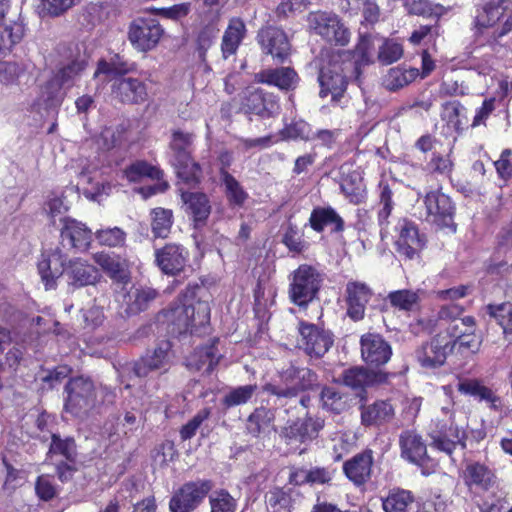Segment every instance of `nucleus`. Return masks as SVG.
<instances>
[{
    "label": "nucleus",
    "instance_id": "a211bd4d",
    "mask_svg": "<svg viewBox=\"0 0 512 512\" xmlns=\"http://www.w3.org/2000/svg\"><path fill=\"white\" fill-rule=\"evenodd\" d=\"M453 351V343L451 339L443 337L438 333L431 342L423 345L416 352L418 362L422 367L435 368L442 366L447 355Z\"/></svg>",
    "mask_w": 512,
    "mask_h": 512
},
{
    "label": "nucleus",
    "instance_id": "9b49d317",
    "mask_svg": "<svg viewBox=\"0 0 512 512\" xmlns=\"http://www.w3.org/2000/svg\"><path fill=\"white\" fill-rule=\"evenodd\" d=\"M426 208V221L438 226L439 228H452L456 230L454 224L455 206L451 198L440 190H432L424 197Z\"/></svg>",
    "mask_w": 512,
    "mask_h": 512
},
{
    "label": "nucleus",
    "instance_id": "c756f323",
    "mask_svg": "<svg viewBox=\"0 0 512 512\" xmlns=\"http://www.w3.org/2000/svg\"><path fill=\"white\" fill-rule=\"evenodd\" d=\"M457 389L463 395L486 402L491 409L499 410L501 407L500 398L478 379H461L458 382Z\"/></svg>",
    "mask_w": 512,
    "mask_h": 512
},
{
    "label": "nucleus",
    "instance_id": "2eb2a0df",
    "mask_svg": "<svg viewBox=\"0 0 512 512\" xmlns=\"http://www.w3.org/2000/svg\"><path fill=\"white\" fill-rule=\"evenodd\" d=\"M298 347L310 357L320 358L331 348L332 335L315 324L301 322L299 325Z\"/></svg>",
    "mask_w": 512,
    "mask_h": 512
},
{
    "label": "nucleus",
    "instance_id": "5fc2aeb1",
    "mask_svg": "<svg viewBox=\"0 0 512 512\" xmlns=\"http://www.w3.org/2000/svg\"><path fill=\"white\" fill-rule=\"evenodd\" d=\"M171 163L175 167L178 178L185 184L194 186L200 182L202 171L200 165L192 157L184 161L171 160Z\"/></svg>",
    "mask_w": 512,
    "mask_h": 512
},
{
    "label": "nucleus",
    "instance_id": "6ab92c4d",
    "mask_svg": "<svg viewBox=\"0 0 512 512\" xmlns=\"http://www.w3.org/2000/svg\"><path fill=\"white\" fill-rule=\"evenodd\" d=\"M189 258V251L181 244L168 243L155 250V262L160 270L168 275L181 272Z\"/></svg>",
    "mask_w": 512,
    "mask_h": 512
},
{
    "label": "nucleus",
    "instance_id": "412c9836",
    "mask_svg": "<svg viewBox=\"0 0 512 512\" xmlns=\"http://www.w3.org/2000/svg\"><path fill=\"white\" fill-rule=\"evenodd\" d=\"M112 93L119 101L127 104H140L148 98L146 84L134 77L115 78Z\"/></svg>",
    "mask_w": 512,
    "mask_h": 512
},
{
    "label": "nucleus",
    "instance_id": "13d9d810",
    "mask_svg": "<svg viewBox=\"0 0 512 512\" xmlns=\"http://www.w3.org/2000/svg\"><path fill=\"white\" fill-rule=\"evenodd\" d=\"M219 13H216L213 18L202 27L197 37V49L199 51L200 57L204 58L207 50L212 46L214 40L217 38L219 33L218 22H219Z\"/></svg>",
    "mask_w": 512,
    "mask_h": 512
},
{
    "label": "nucleus",
    "instance_id": "6e6d98bb",
    "mask_svg": "<svg viewBox=\"0 0 512 512\" xmlns=\"http://www.w3.org/2000/svg\"><path fill=\"white\" fill-rule=\"evenodd\" d=\"M173 223V213L169 209L155 208L151 211V227L155 237L166 238Z\"/></svg>",
    "mask_w": 512,
    "mask_h": 512
},
{
    "label": "nucleus",
    "instance_id": "2f4dec72",
    "mask_svg": "<svg viewBox=\"0 0 512 512\" xmlns=\"http://www.w3.org/2000/svg\"><path fill=\"white\" fill-rule=\"evenodd\" d=\"M24 34L25 24L20 17L0 22V55L7 56L22 41Z\"/></svg>",
    "mask_w": 512,
    "mask_h": 512
},
{
    "label": "nucleus",
    "instance_id": "69168bd1",
    "mask_svg": "<svg viewBox=\"0 0 512 512\" xmlns=\"http://www.w3.org/2000/svg\"><path fill=\"white\" fill-rule=\"evenodd\" d=\"M404 50L401 43L394 39H385L379 46L377 59L383 65L397 62L403 56Z\"/></svg>",
    "mask_w": 512,
    "mask_h": 512
},
{
    "label": "nucleus",
    "instance_id": "0eeeda50",
    "mask_svg": "<svg viewBox=\"0 0 512 512\" xmlns=\"http://www.w3.org/2000/svg\"><path fill=\"white\" fill-rule=\"evenodd\" d=\"M319 272L310 265H300L293 273L290 283V300L298 306H306L317 295L321 286Z\"/></svg>",
    "mask_w": 512,
    "mask_h": 512
},
{
    "label": "nucleus",
    "instance_id": "a18cd8bd",
    "mask_svg": "<svg viewBox=\"0 0 512 512\" xmlns=\"http://www.w3.org/2000/svg\"><path fill=\"white\" fill-rule=\"evenodd\" d=\"M462 326L466 327V333L459 339H451L453 349L458 346L460 350H468L471 353H477L482 344V338L475 333L476 320L473 316L462 317Z\"/></svg>",
    "mask_w": 512,
    "mask_h": 512
},
{
    "label": "nucleus",
    "instance_id": "a878e982",
    "mask_svg": "<svg viewBox=\"0 0 512 512\" xmlns=\"http://www.w3.org/2000/svg\"><path fill=\"white\" fill-rule=\"evenodd\" d=\"M102 270L116 282L126 283L130 277V261L128 258L119 254L96 253L93 256Z\"/></svg>",
    "mask_w": 512,
    "mask_h": 512
},
{
    "label": "nucleus",
    "instance_id": "6e6552de",
    "mask_svg": "<svg viewBox=\"0 0 512 512\" xmlns=\"http://www.w3.org/2000/svg\"><path fill=\"white\" fill-rule=\"evenodd\" d=\"M352 76L355 78L351 62H333L322 67L318 76L320 97L324 98L331 94V100L338 102L347 88L348 79Z\"/></svg>",
    "mask_w": 512,
    "mask_h": 512
},
{
    "label": "nucleus",
    "instance_id": "bb28decb",
    "mask_svg": "<svg viewBox=\"0 0 512 512\" xmlns=\"http://www.w3.org/2000/svg\"><path fill=\"white\" fill-rule=\"evenodd\" d=\"M254 80L257 83L275 86L281 90L294 89L299 77L294 69L290 67L269 68L255 74Z\"/></svg>",
    "mask_w": 512,
    "mask_h": 512
},
{
    "label": "nucleus",
    "instance_id": "e433bc0d",
    "mask_svg": "<svg viewBox=\"0 0 512 512\" xmlns=\"http://www.w3.org/2000/svg\"><path fill=\"white\" fill-rule=\"evenodd\" d=\"M463 479L467 486L488 490L495 483V475L491 469L479 462H470L463 470Z\"/></svg>",
    "mask_w": 512,
    "mask_h": 512
},
{
    "label": "nucleus",
    "instance_id": "4c0bfd02",
    "mask_svg": "<svg viewBox=\"0 0 512 512\" xmlns=\"http://www.w3.org/2000/svg\"><path fill=\"white\" fill-rule=\"evenodd\" d=\"M440 117L448 129L461 134L468 123L467 109L457 100L442 104Z\"/></svg>",
    "mask_w": 512,
    "mask_h": 512
},
{
    "label": "nucleus",
    "instance_id": "dca6fc26",
    "mask_svg": "<svg viewBox=\"0 0 512 512\" xmlns=\"http://www.w3.org/2000/svg\"><path fill=\"white\" fill-rule=\"evenodd\" d=\"M395 230L398 232L397 252L410 260L418 257L419 252L425 246V240L419 235L416 225L403 218L398 220Z\"/></svg>",
    "mask_w": 512,
    "mask_h": 512
},
{
    "label": "nucleus",
    "instance_id": "393cba45",
    "mask_svg": "<svg viewBox=\"0 0 512 512\" xmlns=\"http://www.w3.org/2000/svg\"><path fill=\"white\" fill-rule=\"evenodd\" d=\"M373 468V455L371 450L358 453L343 465L347 478L355 485L360 486L370 480Z\"/></svg>",
    "mask_w": 512,
    "mask_h": 512
},
{
    "label": "nucleus",
    "instance_id": "7c9ffc66",
    "mask_svg": "<svg viewBox=\"0 0 512 512\" xmlns=\"http://www.w3.org/2000/svg\"><path fill=\"white\" fill-rule=\"evenodd\" d=\"M61 228L62 241H68L72 248L85 250L88 248L91 240V231L81 222L65 217L62 219Z\"/></svg>",
    "mask_w": 512,
    "mask_h": 512
},
{
    "label": "nucleus",
    "instance_id": "f8f14e48",
    "mask_svg": "<svg viewBox=\"0 0 512 512\" xmlns=\"http://www.w3.org/2000/svg\"><path fill=\"white\" fill-rule=\"evenodd\" d=\"M171 344L169 341H161L153 351L147 352L138 361L126 365L125 370L137 378H145L151 372L169 369V352Z\"/></svg>",
    "mask_w": 512,
    "mask_h": 512
},
{
    "label": "nucleus",
    "instance_id": "72a5a7b5",
    "mask_svg": "<svg viewBox=\"0 0 512 512\" xmlns=\"http://www.w3.org/2000/svg\"><path fill=\"white\" fill-rule=\"evenodd\" d=\"M246 34L247 28L241 18L233 17L229 20L221 41V51L224 59L236 54Z\"/></svg>",
    "mask_w": 512,
    "mask_h": 512
},
{
    "label": "nucleus",
    "instance_id": "052dcab7",
    "mask_svg": "<svg viewBox=\"0 0 512 512\" xmlns=\"http://www.w3.org/2000/svg\"><path fill=\"white\" fill-rule=\"evenodd\" d=\"M391 306L403 311H412L420 300L417 291L408 289L392 291L387 296Z\"/></svg>",
    "mask_w": 512,
    "mask_h": 512
},
{
    "label": "nucleus",
    "instance_id": "5701e85b",
    "mask_svg": "<svg viewBox=\"0 0 512 512\" xmlns=\"http://www.w3.org/2000/svg\"><path fill=\"white\" fill-rule=\"evenodd\" d=\"M65 267V256L59 249L42 254V259L38 263V272L46 289L54 288L56 280L61 275L65 276Z\"/></svg>",
    "mask_w": 512,
    "mask_h": 512
},
{
    "label": "nucleus",
    "instance_id": "f704fd0d",
    "mask_svg": "<svg viewBox=\"0 0 512 512\" xmlns=\"http://www.w3.org/2000/svg\"><path fill=\"white\" fill-rule=\"evenodd\" d=\"M220 356L214 343L196 348L186 359V367L191 371L209 374L218 364Z\"/></svg>",
    "mask_w": 512,
    "mask_h": 512
},
{
    "label": "nucleus",
    "instance_id": "603ef678",
    "mask_svg": "<svg viewBox=\"0 0 512 512\" xmlns=\"http://www.w3.org/2000/svg\"><path fill=\"white\" fill-rule=\"evenodd\" d=\"M363 4V18L368 24H375L380 17V9L374 0H341V9L349 13H357L360 3Z\"/></svg>",
    "mask_w": 512,
    "mask_h": 512
},
{
    "label": "nucleus",
    "instance_id": "7ed1b4c3",
    "mask_svg": "<svg viewBox=\"0 0 512 512\" xmlns=\"http://www.w3.org/2000/svg\"><path fill=\"white\" fill-rule=\"evenodd\" d=\"M75 49L78 50L77 46H75ZM87 65L88 56L86 54H80L77 51V54L74 55L71 52L69 62L59 66L42 89L43 101L47 108L61 105L66 95L65 90L75 84Z\"/></svg>",
    "mask_w": 512,
    "mask_h": 512
},
{
    "label": "nucleus",
    "instance_id": "f257e3e1",
    "mask_svg": "<svg viewBox=\"0 0 512 512\" xmlns=\"http://www.w3.org/2000/svg\"><path fill=\"white\" fill-rule=\"evenodd\" d=\"M277 378L278 380L266 383L263 391L275 396L280 404H284V400L296 398L301 392L319 387L318 375L312 369L293 363L279 370Z\"/></svg>",
    "mask_w": 512,
    "mask_h": 512
},
{
    "label": "nucleus",
    "instance_id": "f3484780",
    "mask_svg": "<svg viewBox=\"0 0 512 512\" xmlns=\"http://www.w3.org/2000/svg\"><path fill=\"white\" fill-rule=\"evenodd\" d=\"M361 356L370 367L386 364L392 356L390 344L379 334L368 333L361 337Z\"/></svg>",
    "mask_w": 512,
    "mask_h": 512
},
{
    "label": "nucleus",
    "instance_id": "79ce46f5",
    "mask_svg": "<svg viewBox=\"0 0 512 512\" xmlns=\"http://www.w3.org/2000/svg\"><path fill=\"white\" fill-rule=\"evenodd\" d=\"M98 166L90 163L82 165L78 174L79 185H83V194L92 200H95L103 193L104 186L98 181Z\"/></svg>",
    "mask_w": 512,
    "mask_h": 512
},
{
    "label": "nucleus",
    "instance_id": "4d7b16f0",
    "mask_svg": "<svg viewBox=\"0 0 512 512\" xmlns=\"http://www.w3.org/2000/svg\"><path fill=\"white\" fill-rule=\"evenodd\" d=\"M258 386L249 384L238 386L228 391L222 398V404L225 408H232L248 403L255 395Z\"/></svg>",
    "mask_w": 512,
    "mask_h": 512
},
{
    "label": "nucleus",
    "instance_id": "338daca9",
    "mask_svg": "<svg viewBox=\"0 0 512 512\" xmlns=\"http://www.w3.org/2000/svg\"><path fill=\"white\" fill-rule=\"evenodd\" d=\"M210 512H235L237 501L226 490L215 491L209 497Z\"/></svg>",
    "mask_w": 512,
    "mask_h": 512
},
{
    "label": "nucleus",
    "instance_id": "423d86ee",
    "mask_svg": "<svg viewBox=\"0 0 512 512\" xmlns=\"http://www.w3.org/2000/svg\"><path fill=\"white\" fill-rule=\"evenodd\" d=\"M171 318L179 333H197L210 322V306L206 301H197L195 304L180 301L172 308Z\"/></svg>",
    "mask_w": 512,
    "mask_h": 512
},
{
    "label": "nucleus",
    "instance_id": "8fccbe9b",
    "mask_svg": "<svg viewBox=\"0 0 512 512\" xmlns=\"http://www.w3.org/2000/svg\"><path fill=\"white\" fill-rule=\"evenodd\" d=\"M414 502L411 491L405 489H392L383 499L382 506L385 512H407Z\"/></svg>",
    "mask_w": 512,
    "mask_h": 512
},
{
    "label": "nucleus",
    "instance_id": "b1692460",
    "mask_svg": "<svg viewBox=\"0 0 512 512\" xmlns=\"http://www.w3.org/2000/svg\"><path fill=\"white\" fill-rule=\"evenodd\" d=\"M242 105L247 113L261 117H270L279 109L276 97L263 89L248 91Z\"/></svg>",
    "mask_w": 512,
    "mask_h": 512
},
{
    "label": "nucleus",
    "instance_id": "49530a36",
    "mask_svg": "<svg viewBox=\"0 0 512 512\" xmlns=\"http://www.w3.org/2000/svg\"><path fill=\"white\" fill-rule=\"evenodd\" d=\"M221 182L224 186L226 198L232 207H242L248 199V193L237 179L228 171L221 172Z\"/></svg>",
    "mask_w": 512,
    "mask_h": 512
},
{
    "label": "nucleus",
    "instance_id": "0e129e2a",
    "mask_svg": "<svg viewBox=\"0 0 512 512\" xmlns=\"http://www.w3.org/2000/svg\"><path fill=\"white\" fill-rule=\"evenodd\" d=\"M487 313L502 327L504 334H512V304H490L487 306Z\"/></svg>",
    "mask_w": 512,
    "mask_h": 512
},
{
    "label": "nucleus",
    "instance_id": "37998d69",
    "mask_svg": "<svg viewBox=\"0 0 512 512\" xmlns=\"http://www.w3.org/2000/svg\"><path fill=\"white\" fill-rule=\"evenodd\" d=\"M419 75L420 71L417 68L397 66L389 69L383 83L388 90L397 91L412 83Z\"/></svg>",
    "mask_w": 512,
    "mask_h": 512
},
{
    "label": "nucleus",
    "instance_id": "9d476101",
    "mask_svg": "<svg viewBox=\"0 0 512 512\" xmlns=\"http://www.w3.org/2000/svg\"><path fill=\"white\" fill-rule=\"evenodd\" d=\"M164 29L153 17H138L129 26L128 38L132 46L140 52H147L157 46Z\"/></svg>",
    "mask_w": 512,
    "mask_h": 512
},
{
    "label": "nucleus",
    "instance_id": "ea45409f",
    "mask_svg": "<svg viewBox=\"0 0 512 512\" xmlns=\"http://www.w3.org/2000/svg\"><path fill=\"white\" fill-rule=\"evenodd\" d=\"M309 223L316 232H322L325 227L333 226L332 230L340 232L344 228V222L337 212L331 207H316L312 210Z\"/></svg>",
    "mask_w": 512,
    "mask_h": 512
},
{
    "label": "nucleus",
    "instance_id": "774afa93",
    "mask_svg": "<svg viewBox=\"0 0 512 512\" xmlns=\"http://www.w3.org/2000/svg\"><path fill=\"white\" fill-rule=\"evenodd\" d=\"M157 297V291L150 287L136 289L130 298L132 299L129 309L133 313L144 311L149 304Z\"/></svg>",
    "mask_w": 512,
    "mask_h": 512
},
{
    "label": "nucleus",
    "instance_id": "de8ad7c7",
    "mask_svg": "<svg viewBox=\"0 0 512 512\" xmlns=\"http://www.w3.org/2000/svg\"><path fill=\"white\" fill-rule=\"evenodd\" d=\"M123 172L129 182H140L145 177L161 180L163 177V171L160 168L143 160L133 162Z\"/></svg>",
    "mask_w": 512,
    "mask_h": 512
},
{
    "label": "nucleus",
    "instance_id": "09e8293b",
    "mask_svg": "<svg viewBox=\"0 0 512 512\" xmlns=\"http://www.w3.org/2000/svg\"><path fill=\"white\" fill-rule=\"evenodd\" d=\"M194 138L193 133L174 130L170 142V149L172 151L171 160L184 161L185 159L191 158Z\"/></svg>",
    "mask_w": 512,
    "mask_h": 512
},
{
    "label": "nucleus",
    "instance_id": "bf43d9fd",
    "mask_svg": "<svg viewBox=\"0 0 512 512\" xmlns=\"http://www.w3.org/2000/svg\"><path fill=\"white\" fill-rule=\"evenodd\" d=\"M464 308L458 304L442 305L435 320H431V331L443 330L447 325L455 322L463 314Z\"/></svg>",
    "mask_w": 512,
    "mask_h": 512
},
{
    "label": "nucleus",
    "instance_id": "a19ab883",
    "mask_svg": "<svg viewBox=\"0 0 512 512\" xmlns=\"http://www.w3.org/2000/svg\"><path fill=\"white\" fill-rule=\"evenodd\" d=\"M344 385L352 389H363L367 385L381 383L385 381L386 376L381 372L369 373L366 369L361 367H353L347 369L342 375Z\"/></svg>",
    "mask_w": 512,
    "mask_h": 512
},
{
    "label": "nucleus",
    "instance_id": "20e7f679",
    "mask_svg": "<svg viewBox=\"0 0 512 512\" xmlns=\"http://www.w3.org/2000/svg\"><path fill=\"white\" fill-rule=\"evenodd\" d=\"M67 397L64 402L65 412L78 419H85L96 407L97 387L89 377L71 378L65 385Z\"/></svg>",
    "mask_w": 512,
    "mask_h": 512
},
{
    "label": "nucleus",
    "instance_id": "1a4fd4ad",
    "mask_svg": "<svg viewBox=\"0 0 512 512\" xmlns=\"http://www.w3.org/2000/svg\"><path fill=\"white\" fill-rule=\"evenodd\" d=\"M213 488V483L207 479H198L184 483L174 492L169 501L170 512H192L205 499Z\"/></svg>",
    "mask_w": 512,
    "mask_h": 512
},
{
    "label": "nucleus",
    "instance_id": "58836bf2",
    "mask_svg": "<svg viewBox=\"0 0 512 512\" xmlns=\"http://www.w3.org/2000/svg\"><path fill=\"white\" fill-rule=\"evenodd\" d=\"M275 412L267 407H257L247 418L246 430L251 436L258 438L269 433L273 427Z\"/></svg>",
    "mask_w": 512,
    "mask_h": 512
},
{
    "label": "nucleus",
    "instance_id": "cd10ccee",
    "mask_svg": "<svg viewBox=\"0 0 512 512\" xmlns=\"http://www.w3.org/2000/svg\"><path fill=\"white\" fill-rule=\"evenodd\" d=\"M347 314L354 320L364 316L366 304L372 297L371 289L361 282H348L346 285Z\"/></svg>",
    "mask_w": 512,
    "mask_h": 512
},
{
    "label": "nucleus",
    "instance_id": "473e14b6",
    "mask_svg": "<svg viewBox=\"0 0 512 512\" xmlns=\"http://www.w3.org/2000/svg\"><path fill=\"white\" fill-rule=\"evenodd\" d=\"M181 198L188 213L192 216L196 228L205 225L211 206L208 197L200 192H181Z\"/></svg>",
    "mask_w": 512,
    "mask_h": 512
},
{
    "label": "nucleus",
    "instance_id": "f03ea898",
    "mask_svg": "<svg viewBox=\"0 0 512 512\" xmlns=\"http://www.w3.org/2000/svg\"><path fill=\"white\" fill-rule=\"evenodd\" d=\"M428 436L431 439V448L447 455H451L458 446L466 448L467 434L464 427L456 423L453 404L443 406L440 413L432 419Z\"/></svg>",
    "mask_w": 512,
    "mask_h": 512
},
{
    "label": "nucleus",
    "instance_id": "aec40b11",
    "mask_svg": "<svg viewBox=\"0 0 512 512\" xmlns=\"http://www.w3.org/2000/svg\"><path fill=\"white\" fill-rule=\"evenodd\" d=\"M65 277L69 286L81 288L98 283L101 274L99 270L87 260L75 258L69 260L66 264Z\"/></svg>",
    "mask_w": 512,
    "mask_h": 512
},
{
    "label": "nucleus",
    "instance_id": "864d4df0",
    "mask_svg": "<svg viewBox=\"0 0 512 512\" xmlns=\"http://www.w3.org/2000/svg\"><path fill=\"white\" fill-rule=\"evenodd\" d=\"M373 50L374 43L372 37L367 35L360 36L354 50V55L357 59L352 63L355 79H358L360 76L361 65H368L373 62Z\"/></svg>",
    "mask_w": 512,
    "mask_h": 512
},
{
    "label": "nucleus",
    "instance_id": "ddd939ff",
    "mask_svg": "<svg viewBox=\"0 0 512 512\" xmlns=\"http://www.w3.org/2000/svg\"><path fill=\"white\" fill-rule=\"evenodd\" d=\"M324 425L323 418L307 414L304 418H299L283 427L280 437L287 445L305 444L316 439Z\"/></svg>",
    "mask_w": 512,
    "mask_h": 512
},
{
    "label": "nucleus",
    "instance_id": "c9c22d12",
    "mask_svg": "<svg viewBox=\"0 0 512 512\" xmlns=\"http://www.w3.org/2000/svg\"><path fill=\"white\" fill-rule=\"evenodd\" d=\"M508 10L507 0H489L485 2L476 11V27L481 29L495 25Z\"/></svg>",
    "mask_w": 512,
    "mask_h": 512
},
{
    "label": "nucleus",
    "instance_id": "c03bdc74",
    "mask_svg": "<svg viewBox=\"0 0 512 512\" xmlns=\"http://www.w3.org/2000/svg\"><path fill=\"white\" fill-rule=\"evenodd\" d=\"M57 456H61L67 462L75 463L77 448L73 437L62 438L59 434L55 433L51 435L47 459L53 462Z\"/></svg>",
    "mask_w": 512,
    "mask_h": 512
},
{
    "label": "nucleus",
    "instance_id": "3c124183",
    "mask_svg": "<svg viewBox=\"0 0 512 512\" xmlns=\"http://www.w3.org/2000/svg\"><path fill=\"white\" fill-rule=\"evenodd\" d=\"M380 209L378 210V224L381 228V235H388L389 229V217L391 215L393 209V201H392V190L389 185L385 182H380Z\"/></svg>",
    "mask_w": 512,
    "mask_h": 512
},
{
    "label": "nucleus",
    "instance_id": "680f3d73",
    "mask_svg": "<svg viewBox=\"0 0 512 512\" xmlns=\"http://www.w3.org/2000/svg\"><path fill=\"white\" fill-rule=\"evenodd\" d=\"M130 70L131 68L128 63L125 62L118 54H115L109 61L102 59L98 62L94 77H97L100 74H105L109 77L123 76Z\"/></svg>",
    "mask_w": 512,
    "mask_h": 512
},
{
    "label": "nucleus",
    "instance_id": "c85d7f7f",
    "mask_svg": "<svg viewBox=\"0 0 512 512\" xmlns=\"http://www.w3.org/2000/svg\"><path fill=\"white\" fill-rule=\"evenodd\" d=\"M361 423L364 426H381L389 423L395 416V407L390 400H376L372 404L362 405Z\"/></svg>",
    "mask_w": 512,
    "mask_h": 512
},
{
    "label": "nucleus",
    "instance_id": "4468645a",
    "mask_svg": "<svg viewBox=\"0 0 512 512\" xmlns=\"http://www.w3.org/2000/svg\"><path fill=\"white\" fill-rule=\"evenodd\" d=\"M256 41L262 52L277 62L283 63L290 55L291 44L281 28L272 25L262 27L257 33Z\"/></svg>",
    "mask_w": 512,
    "mask_h": 512
},
{
    "label": "nucleus",
    "instance_id": "e2e57ef3",
    "mask_svg": "<svg viewBox=\"0 0 512 512\" xmlns=\"http://www.w3.org/2000/svg\"><path fill=\"white\" fill-rule=\"evenodd\" d=\"M321 402L325 410L335 414H340L348 408L346 398L331 387L322 389Z\"/></svg>",
    "mask_w": 512,
    "mask_h": 512
},
{
    "label": "nucleus",
    "instance_id": "4be33fe9",
    "mask_svg": "<svg viewBox=\"0 0 512 512\" xmlns=\"http://www.w3.org/2000/svg\"><path fill=\"white\" fill-rule=\"evenodd\" d=\"M400 456L415 465H422L428 458L423 437L412 429L403 430L399 435Z\"/></svg>",
    "mask_w": 512,
    "mask_h": 512
},
{
    "label": "nucleus",
    "instance_id": "39448f33",
    "mask_svg": "<svg viewBox=\"0 0 512 512\" xmlns=\"http://www.w3.org/2000/svg\"><path fill=\"white\" fill-rule=\"evenodd\" d=\"M307 25L310 31L329 44L346 46L350 42V30L335 13L326 11L310 12L307 16Z\"/></svg>",
    "mask_w": 512,
    "mask_h": 512
}]
</instances>
